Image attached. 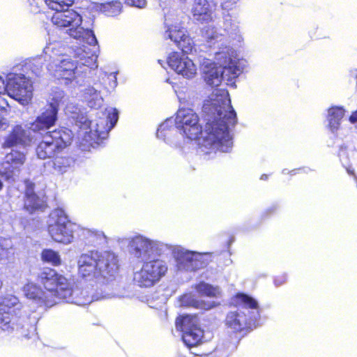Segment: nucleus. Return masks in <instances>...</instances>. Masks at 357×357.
<instances>
[{
  "mask_svg": "<svg viewBox=\"0 0 357 357\" xmlns=\"http://www.w3.org/2000/svg\"><path fill=\"white\" fill-rule=\"evenodd\" d=\"M75 227L63 209L56 208L50 213L48 231L54 241L63 244L70 243L73 240Z\"/></svg>",
  "mask_w": 357,
  "mask_h": 357,
  "instance_id": "9b49d317",
  "label": "nucleus"
},
{
  "mask_svg": "<svg viewBox=\"0 0 357 357\" xmlns=\"http://www.w3.org/2000/svg\"><path fill=\"white\" fill-rule=\"evenodd\" d=\"M197 291L208 297H219L221 291L218 287H213L205 282H200L195 287Z\"/></svg>",
  "mask_w": 357,
  "mask_h": 357,
  "instance_id": "c85d7f7f",
  "label": "nucleus"
},
{
  "mask_svg": "<svg viewBox=\"0 0 357 357\" xmlns=\"http://www.w3.org/2000/svg\"><path fill=\"white\" fill-rule=\"evenodd\" d=\"M225 31L227 32L229 37L234 40L240 42L242 39L240 34L239 26L237 22L231 20V19L226 17L224 22Z\"/></svg>",
  "mask_w": 357,
  "mask_h": 357,
  "instance_id": "bb28decb",
  "label": "nucleus"
},
{
  "mask_svg": "<svg viewBox=\"0 0 357 357\" xmlns=\"http://www.w3.org/2000/svg\"><path fill=\"white\" fill-rule=\"evenodd\" d=\"M72 135L71 130L63 128L47 132L36 149L38 157L46 159L54 156L71 143Z\"/></svg>",
  "mask_w": 357,
  "mask_h": 357,
  "instance_id": "9d476101",
  "label": "nucleus"
},
{
  "mask_svg": "<svg viewBox=\"0 0 357 357\" xmlns=\"http://www.w3.org/2000/svg\"><path fill=\"white\" fill-rule=\"evenodd\" d=\"M66 113L70 114L75 123L81 129L79 135L82 137L81 146L82 150L90 147L95 148L102 139L107 138L108 132L112 129L119 119V112L115 108H107L105 112H97L91 114L90 119L84 116L78 105L68 102L66 106Z\"/></svg>",
  "mask_w": 357,
  "mask_h": 357,
  "instance_id": "20e7f679",
  "label": "nucleus"
},
{
  "mask_svg": "<svg viewBox=\"0 0 357 357\" xmlns=\"http://www.w3.org/2000/svg\"><path fill=\"white\" fill-rule=\"evenodd\" d=\"M74 52L75 56L79 59V65L66 54L65 48L59 43H50L44 49L45 56L50 60L48 70L56 78L66 80V84L73 81L79 84L82 75H86L96 66L97 56L94 50L82 45Z\"/></svg>",
  "mask_w": 357,
  "mask_h": 357,
  "instance_id": "7ed1b4c3",
  "label": "nucleus"
},
{
  "mask_svg": "<svg viewBox=\"0 0 357 357\" xmlns=\"http://www.w3.org/2000/svg\"><path fill=\"white\" fill-rule=\"evenodd\" d=\"M176 327L182 332L183 341L188 347L196 346L203 337L204 332L197 316L185 315L177 318Z\"/></svg>",
  "mask_w": 357,
  "mask_h": 357,
  "instance_id": "4468645a",
  "label": "nucleus"
},
{
  "mask_svg": "<svg viewBox=\"0 0 357 357\" xmlns=\"http://www.w3.org/2000/svg\"><path fill=\"white\" fill-rule=\"evenodd\" d=\"M42 57L36 58L33 60V65L36 67L35 69H33L32 71L34 74H36L37 76L40 75L41 69H42V61H43Z\"/></svg>",
  "mask_w": 357,
  "mask_h": 357,
  "instance_id": "c9c22d12",
  "label": "nucleus"
},
{
  "mask_svg": "<svg viewBox=\"0 0 357 357\" xmlns=\"http://www.w3.org/2000/svg\"><path fill=\"white\" fill-rule=\"evenodd\" d=\"M222 7H223V8L226 9V8H227L229 7V6L227 5V2H224L222 3Z\"/></svg>",
  "mask_w": 357,
  "mask_h": 357,
  "instance_id": "49530a36",
  "label": "nucleus"
},
{
  "mask_svg": "<svg viewBox=\"0 0 357 357\" xmlns=\"http://www.w3.org/2000/svg\"><path fill=\"white\" fill-rule=\"evenodd\" d=\"M234 302L237 307L227 314L226 326L234 332L255 328L260 317L257 301L246 294H238Z\"/></svg>",
  "mask_w": 357,
  "mask_h": 357,
  "instance_id": "0eeeda50",
  "label": "nucleus"
},
{
  "mask_svg": "<svg viewBox=\"0 0 357 357\" xmlns=\"http://www.w3.org/2000/svg\"><path fill=\"white\" fill-rule=\"evenodd\" d=\"M7 94L22 105H27L33 97L31 80L22 74H10L7 77Z\"/></svg>",
  "mask_w": 357,
  "mask_h": 357,
  "instance_id": "f8f14e48",
  "label": "nucleus"
},
{
  "mask_svg": "<svg viewBox=\"0 0 357 357\" xmlns=\"http://www.w3.org/2000/svg\"><path fill=\"white\" fill-rule=\"evenodd\" d=\"M8 126V121L6 118L0 117V130H5Z\"/></svg>",
  "mask_w": 357,
  "mask_h": 357,
  "instance_id": "a19ab883",
  "label": "nucleus"
},
{
  "mask_svg": "<svg viewBox=\"0 0 357 357\" xmlns=\"http://www.w3.org/2000/svg\"><path fill=\"white\" fill-rule=\"evenodd\" d=\"M83 100L91 108L98 109L103 103V98L100 95L98 87L89 86L82 91Z\"/></svg>",
  "mask_w": 357,
  "mask_h": 357,
  "instance_id": "5701e85b",
  "label": "nucleus"
},
{
  "mask_svg": "<svg viewBox=\"0 0 357 357\" xmlns=\"http://www.w3.org/2000/svg\"><path fill=\"white\" fill-rule=\"evenodd\" d=\"M349 121L351 123H357V111L354 112L349 116Z\"/></svg>",
  "mask_w": 357,
  "mask_h": 357,
  "instance_id": "79ce46f5",
  "label": "nucleus"
},
{
  "mask_svg": "<svg viewBox=\"0 0 357 357\" xmlns=\"http://www.w3.org/2000/svg\"><path fill=\"white\" fill-rule=\"evenodd\" d=\"M10 105L7 100L0 95V112L7 113Z\"/></svg>",
  "mask_w": 357,
  "mask_h": 357,
  "instance_id": "4c0bfd02",
  "label": "nucleus"
},
{
  "mask_svg": "<svg viewBox=\"0 0 357 357\" xmlns=\"http://www.w3.org/2000/svg\"><path fill=\"white\" fill-rule=\"evenodd\" d=\"M193 17L200 22H208L213 20L212 6L207 0H195L191 9Z\"/></svg>",
  "mask_w": 357,
  "mask_h": 357,
  "instance_id": "4be33fe9",
  "label": "nucleus"
},
{
  "mask_svg": "<svg viewBox=\"0 0 357 357\" xmlns=\"http://www.w3.org/2000/svg\"><path fill=\"white\" fill-rule=\"evenodd\" d=\"M344 114L345 110L342 107L333 106L328 109V126L333 131L339 128Z\"/></svg>",
  "mask_w": 357,
  "mask_h": 357,
  "instance_id": "393cba45",
  "label": "nucleus"
},
{
  "mask_svg": "<svg viewBox=\"0 0 357 357\" xmlns=\"http://www.w3.org/2000/svg\"><path fill=\"white\" fill-rule=\"evenodd\" d=\"M109 77H111L112 82L110 84V86L112 88H115L117 85V81H116V73H112L109 74Z\"/></svg>",
  "mask_w": 357,
  "mask_h": 357,
  "instance_id": "ea45409f",
  "label": "nucleus"
},
{
  "mask_svg": "<svg viewBox=\"0 0 357 357\" xmlns=\"http://www.w3.org/2000/svg\"><path fill=\"white\" fill-rule=\"evenodd\" d=\"M2 285H3V282H2V281L0 280V289L1 288Z\"/></svg>",
  "mask_w": 357,
  "mask_h": 357,
  "instance_id": "8fccbe9b",
  "label": "nucleus"
},
{
  "mask_svg": "<svg viewBox=\"0 0 357 357\" xmlns=\"http://www.w3.org/2000/svg\"><path fill=\"white\" fill-rule=\"evenodd\" d=\"M301 169H293L291 172V174H295L297 173V172H300Z\"/></svg>",
  "mask_w": 357,
  "mask_h": 357,
  "instance_id": "c03bdc74",
  "label": "nucleus"
},
{
  "mask_svg": "<svg viewBox=\"0 0 357 357\" xmlns=\"http://www.w3.org/2000/svg\"><path fill=\"white\" fill-rule=\"evenodd\" d=\"M63 98V91H56L52 98V102L33 123L31 128L34 130H48L53 126L57 119L58 107Z\"/></svg>",
  "mask_w": 357,
  "mask_h": 357,
  "instance_id": "dca6fc26",
  "label": "nucleus"
},
{
  "mask_svg": "<svg viewBox=\"0 0 357 357\" xmlns=\"http://www.w3.org/2000/svg\"><path fill=\"white\" fill-rule=\"evenodd\" d=\"M26 161L25 155L20 151L12 150L6 155L0 163V175L6 180L14 181L20 174L21 167Z\"/></svg>",
  "mask_w": 357,
  "mask_h": 357,
  "instance_id": "a211bd4d",
  "label": "nucleus"
},
{
  "mask_svg": "<svg viewBox=\"0 0 357 357\" xmlns=\"http://www.w3.org/2000/svg\"><path fill=\"white\" fill-rule=\"evenodd\" d=\"M42 259L43 261L54 266H58L61 264V257L58 252L50 249L44 250L43 251Z\"/></svg>",
  "mask_w": 357,
  "mask_h": 357,
  "instance_id": "2f4dec72",
  "label": "nucleus"
},
{
  "mask_svg": "<svg viewBox=\"0 0 357 357\" xmlns=\"http://www.w3.org/2000/svg\"><path fill=\"white\" fill-rule=\"evenodd\" d=\"M39 281L43 284L48 296H54V305L59 300H65L67 302L76 303L79 305H84L91 301L88 299L84 302L76 300L74 296L77 291L73 289V284L64 275L57 273L55 270L47 268L44 270L38 276Z\"/></svg>",
  "mask_w": 357,
  "mask_h": 357,
  "instance_id": "6e6552de",
  "label": "nucleus"
},
{
  "mask_svg": "<svg viewBox=\"0 0 357 357\" xmlns=\"http://www.w3.org/2000/svg\"><path fill=\"white\" fill-rule=\"evenodd\" d=\"M275 282L277 286H279V285H281L284 282V281L282 280V281L278 282V280H275Z\"/></svg>",
  "mask_w": 357,
  "mask_h": 357,
  "instance_id": "37998d69",
  "label": "nucleus"
},
{
  "mask_svg": "<svg viewBox=\"0 0 357 357\" xmlns=\"http://www.w3.org/2000/svg\"><path fill=\"white\" fill-rule=\"evenodd\" d=\"M79 275L88 280L113 278L119 268L117 256L110 251H91L79 256Z\"/></svg>",
  "mask_w": 357,
  "mask_h": 357,
  "instance_id": "423d86ee",
  "label": "nucleus"
},
{
  "mask_svg": "<svg viewBox=\"0 0 357 357\" xmlns=\"http://www.w3.org/2000/svg\"><path fill=\"white\" fill-rule=\"evenodd\" d=\"M165 24L168 29L165 33V38H169L181 48L182 54L191 53L194 48V43L192 39L185 34L186 31L177 25H172L167 18L165 19Z\"/></svg>",
  "mask_w": 357,
  "mask_h": 357,
  "instance_id": "aec40b11",
  "label": "nucleus"
},
{
  "mask_svg": "<svg viewBox=\"0 0 357 357\" xmlns=\"http://www.w3.org/2000/svg\"><path fill=\"white\" fill-rule=\"evenodd\" d=\"M282 173H283V174H286V169H284V170L282 171Z\"/></svg>",
  "mask_w": 357,
  "mask_h": 357,
  "instance_id": "3c124183",
  "label": "nucleus"
},
{
  "mask_svg": "<svg viewBox=\"0 0 357 357\" xmlns=\"http://www.w3.org/2000/svg\"><path fill=\"white\" fill-rule=\"evenodd\" d=\"M33 123L27 129L22 126H15L9 135L6 137L3 144V148H10L15 146L23 147L30 146L34 142L33 132L45 131L46 130H34L31 128Z\"/></svg>",
  "mask_w": 357,
  "mask_h": 357,
  "instance_id": "6ab92c4d",
  "label": "nucleus"
},
{
  "mask_svg": "<svg viewBox=\"0 0 357 357\" xmlns=\"http://www.w3.org/2000/svg\"><path fill=\"white\" fill-rule=\"evenodd\" d=\"M202 36L209 46L218 50L214 52L215 61L204 58L200 61L203 78L208 85L218 86L222 81L227 85H235V79L242 73L244 62L236 56V51L227 45V40L216 29L206 26L202 29Z\"/></svg>",
  "mask_w": 357,
  "mask_h": 357,
  "instance_id": "f03ea898",
  "label": "nucleus"
},
{
  "mask_svg": "<svg viewBox=\"0 0 357 357\" xmlns=\"http://www.w3.org/2000/svg\"><path fill=\"white\" fill-rule=\"evenodd\" d=\"M267 178H268V175L267 174H263L261 176V180H266Z\"/></svg>",
  "mask_w": 357,
  "mask_h": 357,
  "instance_id": "a18cd8bd",
  "label": "nucleus"
},
{
  "mask_svg": "<svg viewBox=\"0 0 357 357\" xmlns=\"http://www.w3.org/2000/svg\"><path fill=\"white\" fill-rule=\"evenodd\" d=\"M103 12L108 16H115L121 11V3L118 1L107 2L102 5Z\"/></svg>",
  "mask_w": 357,
  "mask_h": 357,
  "instance_id": "7c9ffc66",
  "label": "nucleus"
},
{
  "mask_svg": "<svg viewBox=\"0 0 357 357\" xmlns=\"http://www.w3.org/2000/svg\"><path fill=\"white\" fill-rule=\"evenodd\" d=\"M43 200L36 195L26 197L24 200V208L30 213L43 206Z\"/></svg>",
  "mask_w": 357,
  "mask_h": 357,
  "instance_id": "c756f323",
  "label": "nucleus"
},
{
  "mask_svg": "<svg viewBox=\"0 0 357 357\" xmlns=\"http://www.w3.org/2000/svg\"><path fill=\"white\" fill-rule=\"evenodd\" d=\"M126 4L138 8H144L146 6V0H125Z\"/></svg>",
  "mask_w": 357,
  "mask_h": 357,
  "instance_id": "f704fd0d",
  "label": "nucleus"
},
{
  "mask_svg": "<svg viewBox=\"0 0 357 357\" xmlns=\"http://www.w3.org/2000/svg\"><path fill=\"white\" fill-rule=\"evenodd\" d=\"M165 63L177 74L186 79H192L197 74V66L192 59L184 54L179 52L171 53Z\"/></svg>",
  "mask_w": 357,
  "mask_h": 357,
  "instance_id": "f3484780",
  "label": "nucleus"
},
{
  "mask_svg": "<svg viewBox=\"0 0 357 357\" xmlns=\"http://www.w3.org/2000/svg\"><path fill=\"white\" fill-rule=\"evenodd\" d=\"M19 305V299L12 294L0 296V312L15 313V307Z\"/></svg>",
  "mask_w": 357,
  "mask_h": 357,
  "instance_id": "a878e982",
  "label": "nucleus"
},
{
  "mask_svg": "<svg viewBox=\"0 0 357 357\" xmlns=\"http://www.w3.org/2000/svg\"><path fill=\"white\" fill-rule=\"evenodd\" d=\"M14 319L13 313L0 312V328L8 333L13 331L17 328Z\"/></svg>",
  "mask_w": 357,
  "mask_h": 357,
  "instance_id": "cd10ccee",
  "label": "nucleus"
},
{
  "mask_svg": "<svg viewBox=\"0 0 357 357\" xmlns=\"http://www.w3.org/2000/svg\"><path fill=\"white\" fill-rule=\"evenodd\" d=\"M202 110L206 121L204 131L197 114L192 109L181 108L176 112L174 119H167L160 125L157 137L181 147L182 142L178 137L194 140L202 134L199 144L203 152L230 151L233 144L230 129L236 123V114L231 105L228 91L215 89L204 101Z\"/></svg>",
  "mask_w": 357,
  "mask_h": 357,
  "instance_id": "f257e3e1",
  "label": "nucleus"
},
{
  "mask_svg": "<svg viewBox=\"0 0 357 357\" xmlns=\"http://www.w3.org/2000/svg\"><path fill=\"white\" fill-rule=\"evenodd\" d=\"M3 187V182L0 180V191L2 190Z\"/></svg>",
  "mask_w": 357,
  "mask_h": 357,
  "instance_id": "de8ad7c7",
  "label": "nucleus"
},
{
  "mask_svg": "<svg viewBox=\"0 0 357 357\" xmlns=\"http://www.w3.org/2000/svg\"><path fill=\"white\" fill-rule=\"evenodd\" d=\"M7 92V83H5L4 79L0 77V95Z\"/></svg>",
  "mask_w": 357,
  "mask_h": 357,
  "instance_id": "58836bf2",
  "label": "nucleus"
},
{
  "mask_svg": "<svg viewBox=\"0 0 357 357\" xmlns=\"http://www.w3.org/2000/svg\"><path fill=\"white\" fill-rule=\"evenodd\" d=\"M73 163V160L70 158L59 157L55 158L54 161V167L56 171L63 174L66 172L68 167Z\"/></svg>",
  "mask_w": 357,
  "mask_h": 357,
  "instance_id": "473e14b6",
  "label": "nucleus"
},
{
  "mask_svg": "<svg viewBox=\"0 0 357 357\" xmlns=\"http://www.w3.org/2000/svg\"><path fill=\"white\" fill-rule=\"evenodd\" d=\"M130 254L141 261L160 257L172 247L160 241L152 240L142 235L132 237L128 243Z\"/></svg>",
  "mask_w": 357,
  "mask_h": 357,
  "instance_id": "1a4fd4ad",
  "label": "nucleus"
},
{
  "mask_svg": "<svg viewBox=\"0 0 357 357\" xmlns=\"http://www.w3.org/2000/svg\"><path fill=\"white\" fill-rule=\"evenodd\" d=\"M180 305L185 307H193L197 309L208 310L217 305L215 301H205L203 300H197L192 294H186L183 295L180 299Z\"/></svg>",
  "mask_w": 357,
  "mask_h": 357,
  "instance_id": "b1692460",
  "label": "nucleus"
},
{
  "mask_svg": "<svg viewBox=\"0 0 357 357\" xmlns=\"http://www.w3.org/2000/svg\"><path fill=\"white\" fill-rule=\"evenodd\" d=\"M159 63L163 67V68H165L164 66H163V61H162L161 60H159L158 61Z\"/></svg>",
  "mask_w": 357,
  "mask_h": 357,
  "instance_id": "09e8293b",
  "label": "nucleus"
},
{
  "mask_svg": "<svg viewBox=\"0 0 357 357\" xmlns=\"http://www.w3.org/2000/svg\"><path fill=\"white\" fill-rule=\"evenodd\" d=\"M172 255L178 270L194 271L205 264L202 253L189 251L179 246L173 248Z\"/></svg>",
  "mask_w": 357,
  "mask_h": 357,
  "instance_id": "2eb2a0df",
  "label": "nucleus"
},
{
  "mask_svg": "<svg viewBox=\"0 0 357 357\" xmlns=\"http://www.w3.org/2000/svg\"><path fill=\"white\" fill-rule=\"evenodd\" d=\"M25 185H26L25 197L35 195L36 194L33 191L34 184L29 181H26Z\"/></svg>",
  "mask_w": 357,
  "mask_h": 357,
  "instance_id": "e433bc0d",
  "label": "nucleus"
},
{
  "mask_svg": "<svg viewBox=\"0 0 357 357\" xmlns=\"http://www.w3.org/2000/svg\"><path fill=\"white\" fill-rule=\"evenodd\" d=\"M24 293L33 304L39 307H51L54 305V296H48L47 291H43L35 283L29 282L24 287Z\"/></svg>",
  "mask_w": 357,
  "mask_h": 357,
  "instance_id": "412c9836",
  "label": "nucleus"
},
{
  "mask_svg": "<svg viewBox=\"0 0 357 357\" xmlns=\"http://www.w3.org/2000/svg\"><path fill=\"white\" fill-rule=\"evenodd\" d=\"M84 233L86 235H88L89 237L93 238L94 240H101L102 238H105V236L102 231H93L89 229H84Z\"/></svg>",
  "mask_w": 357,
  "mask_h": 357,
  "instance_id": "72a5a7b5",
  "label": "nucleus"
},
{
  "mask_svg": "<svg viewBox=\"0 0 357 357\" xmlns=\"http://www.w3.org/2000/svg\"><path fill=\"white\" fill-rule=\"evenodd\" d=\"M167 271L164 261L153 258L145 261L141 270L135 273L134 280L140 287H149L158 282Z\"/></svg>",
  "mask_w": 357,
  "mask_h": 357,
  "instance_id": "ddd939ff",
  "label": "nucleus"
},
{
  "mask_svg": "<svg viewBox=\"0 0 357 357\" xmlns=\"http://www.w3.org/2000/svg\"><path fill=\"white\" fill-rule=\"evenodd\" d=\"M46 5L56 12L52 17V23L61 28H67L68 34L77 39H82L90 47H95L98 43L93 32L81 26L82 17L73 10H68L74 0H45Z\"/></svg>",
  "mask_w": 357,
  "mask_h": 357,
  "instance_id": "39448f33",
  "label": "nucleus"
}]
</instances>
